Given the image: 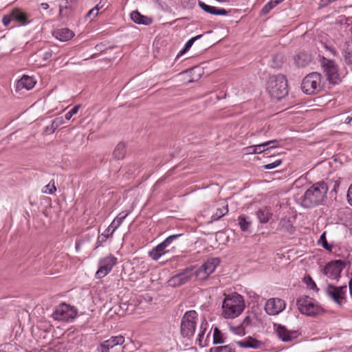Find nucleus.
Returning <instances> with one entry per match:
<instances>
[{"label": "nucleus", "instance_id": "obj_1", "mask_svg": "<svg viewBox=\"0 0 352 352\" xmlns=\"http://www.w3.org/2000/svg\"><path fill=\"white\" fill-rule=\"evenodd\" d=\"M328 186L324 182H319L313 184L305 192L302 204L305 208H313L321 204L327 197Z\"/></svg>", "mask_w": 352, "mask_h": 352}, {"label": "nucleus", "instance_id": "obj_2", "mask_svg": "<svg viewBox=\"0 0 352 352\" xmlns=\"http://www.w3.org/2000/svg\"><path fill=\"white\" fill-rule=\"evenodd\" d=\"M245 302L242 296L236 293L226 296L222 304V316L225 318H235L243 311Z\"/></svg>", "mask_w": 352, "mask_h": 352}, {"label": "nucleus", "instance_id": "obj_3", "mask_svg": "<svg viewBox=\"0 0 352 352\" xmlns=\"http://www.w3.org/2000/svg\"><path fill=\"white\" fill-rule=\"evenodd\" d=\"M266 89L272 98L280 100L288 94L286 77L283 74L270 76Z\"/></svg>", "mask_w": 352, "mask_h": 352}, {"label": "nucleus", "instance_id": "obj_4", "mask_svg": "<svg viewBox=\"0 0 352 352\" xmlns=\"http://www.w3.org/2000/svg\"><path fill=\"white\" fill-rule=\"evenodd\" d=\"M296 304L299 311L309 316H316L323 312V309L318 305L316 300L307 296L299 298Z\"/></svg>", "mask_w": 352, "mask_h": 352}, {"label": "nucleus", "instance_id": "obj_5", "mask_svg": "<svg viewBox=\"0 0 352 352\" xmlns=\"http://www.w3.org/2000/svg\"><path fill=\"white\" fill-rule=\"evenodd\" d=\"M323 87L322 76L318 72L307 74L302 80L301 89L306 94L318 93Z\"/></svg>", "mask_w": 352, "mask_h": 352}, {"label": "nucleus", "instance_id": "obj_6", "mask_svg": "<svg viewBox=\"0 0 352 352\" xmlns=\"http://www.w3.org/2000/svg\"><path fill=\"white\" fill-rule=\"evenodd\" d=\"M197 318V314L194 310L188 311L184 314L180 325V333L183 338L190 339L194 336Z\"/></svg>", "mask_w": 352, "mask_h": 352}, {"label": "nucleus", "instance_id": "obj_7", "mask_svg": "<svg viewBox=\"0 0 352 352\" xmlns=\"http://www.w3.org/2000/svg\"><path fill=\"white\" fill-rule=\"evenodd\" d=\"M30 15L20 8H14L2 19V23L5 26H8L12 21L17 23L19 25L25 26L29 24L32 20Z\"/></svg>", "mask_w": 352, "mask_h": 352}, {"label": "nucleus", "instance_id": "obj_8", "mask_svg": "<svg viewBox=\"0 0 352 352\" xmlns=\"http://www.w3.org/2000/svg\"><path fill=\"white\" fill-rule=\"evenodd\" d=\"M77 309L66 303H62L57 306L52 316L56 320L70 321L77 316Z\"/></svg>", "mask_w": 352, "mask_h": 352}, {"label": "nucleus", "instance_id": "obj_9", "mask_svg": "<svg viewBox=\"0 0 352 352\" xmlns=\"http://www.w3.org/2000/svg\"><path fill=\"white\" fill-rule=\"evenodd\" d=\"M181 236V234H173L167 237L164 241L158 244L156 247L153 248L149 252V256L153 261H157L162 255L170 252H173L175 248L171 250H166V248L171 244L174 239Z\"/></svg>", "mask_w": 352, "mask_h": 352}, {"label": "nucleus", "instance_id": "obj_10", "mask_svg": "<svg viewBox=\"0 0 352 352\" xmlns=\"http://www.w3.org/2000/svg\"><path fill=\"white\" fill-rule=\"evenodd\" d=\"M321 65L324 69L327 80L333 84H338L340 81L338 66L336 63L330 59L322 57Z\"/></svg>", "mask_w": 352, "mask_h": 352}, {"label": "nucleus", "instance_id": "obj_11", "mask_svg": "<svg viewBox=\"0 0 352 352\" xmlns=\"http://www.w3.org/2000/svg\"><path fill=\"white\" fill-rule=\"evenodd\" d=\"M117 258L113 255L107 256L99 261V267L96 273V278H102L107 275L116 264Z\"/></svg>", "mask_w": 352, "mask_h": 352}, {"label": "nucleus", "instance_id": "obj_12", "mask_svg": "<svg viewBox=\"0 0 352 352\" xmlns=\"http://www.w3.org/2000/svg\"><path fill=\"white\" fill-rule=\"evenodd\" d=\"M345 267V263L341 260L332 261L324 268V274L331 279L340 278V273Z\"/></svg>", "mask_w": 352, "mask_h": 352}, {"label": "nucleus", "instance_id": "obj_13", "mask_svg": "<svg viewBox=\"0 0 352 352\" xmlns=\"http://www.w3.org/2000/svg\"><path fill=\"white\" fill-rule=\"evenodd\" d=\"M285 308L284 300L280 298H270L265 305V309L267 314L275 316L278 314Z\"/></svg>", "mask_w": 352, "mask_h": 352}, {"label": "nucleus", "instance_id": "obj_14", "mask_svg": "<svg viewBox=\"0 0 352 352\" xmlns=\"http://www.w3.org/2000/svg\"><path fill=\"white\" fill-rule=\"evenodd\" d=\"M193 275V269L192 268H186L180 273H178L170 279V282L173 286H180L182 285L188 281H190L191 277Z\"/></svg>", "mask_w": 352, "mask_h": 352}, {"label": "nucleus", "instance_id": "obj_15", "mask_svg": "<svg viewBox=\"0 0 352 352\" xmlns=\"http://www.w3.org/2000/svg\"><path fill=\"white\" fill-rule=\"evenodd\" d=\"M346 292V286L336 287L332 285H328L327 288V294L333 298L338 305H341L340 300L344 298Z\"/></svg>", "mask_w": 352, "mask_h": 352}, {"label": "nucleus", "instance_id": "obj_16", "mask_svg": "<svg viewBox=\"0 0 352 352\" xmlns=\"http://www.w3.org/2000/svg\"><path fill=\"white\" fill-rule=\"evenodd\" d=\"M278 338L283 342H290L296 338L298 333L296 331H289L285 327L278 324L276 327Z\"/></svg>", "mask_w": 352, "mask_h": 352}, {"label": "nucleus", "instance_id": "obj_17", "mask_svg": "<svg viewBox=\"0 0 352 352\" xmlns=\"http://www.w3.org/2000/svg\"><path fill=\"white\" fill-rule=\"evenodd\" d=\"M124 337L122 336H112L100 344V348L107 350H113L118 346H121L124 342Z\"/></svg>", "mask_w": 352, "mask_h": 352}, {"label": "nucleus", "instance_id": "obj_18", "mask_svg": "<svg viewBox=\"0 0 352 352\" xmlns=\"http://www.w3.org/2000/svg\"><path fill=\"white\" fill-rule=\"evenodd\" d=\"M78 0H65L64 5L59 6V15L65 17L69 14V12L77 7Z\"/></svg>", "mask_w": 352, "mask_h": 352}, {"label": "nucleus", "instance_id": "obj_19", "mask_svg": "<svg viewBox=\"0 0 352 352\" xmlns=\"http://www.w3.org/2000/svg\"><path fill=\"white\" fill-rule=\"evenodd\" d=\"M277 142V140H273L270 141L265 142L262 144H259L255 146H248L245 149L248 153L250 154H256V153H261L263 152H266L269 150L268 148H265L269 146L270 144H274Z\"/></svg>", "mask_w": 352, "mask_h": 352}, {"label": "nucleus", "instance_id": "obj_20", "mask_svg": "<svg viewBox=\"0 0 352 352\" xmlns=\"http://www.w3.org/2000/svg\"><path fill=\"white\" fill-rule=\"evenodd\" d=\"M238 346L242 348H252L260 349L263 346V344L261 341L254 339L252 337H248L247 339L241 341L236 342Z\"/></svg>", "mask_w": 352, "mask_h": 352}, {"label": "nucleus", "instance_id": "obj_21", "mask_svg": "<svg viewBox=\"0 0 352 352\" xmlns=\"http://www.w3.org/2000/svg\"><path fill=\"white\" fill-rule=\"evenodd\" d=\"M131 19L132 21L140 25H148L152 23L153 20L151 18L141 14L138 11H133L131 14Z\"/></svg>", "mask_w": 352, "mask_h": 352}, {"label": "nucleus", "instance_id": "obj_22", "mask_svg": "<svg viewBox=\"0 0 352 352\" xmlns=\"http://www.w3.org/2000/svg\"><path fill=\"white\" fill-rule=\"evenodd\" d=\"M199 6L205 12L210 13L211 14L227 15L228 14V11L226 10L225 9L217 8V7L207 5L201 1H199Z\"/></svg>", "mask_w": 352, "mask_h": 352}, {"label": "nucleus", "instance_id": "obj_23", "mask_svg": "<svg viewBox=\"0 0 352 352\" xmlns=\"http://www.w3.org/2000/svg\"><path fill=\"white\" fill-rule=\"evenodd\" d=\"M55 38L60 41H67L73 38L74 32L68 28H61L54 32Z\"/></svg>", "mask_w": 352, "mask_h": 352}, {"label": "nucleus", "instance_id": "obj_24", "mask_svg": "<svg viewBox=\"0 0 352 352\" xmlns=\"http://www.w3.org/2000/svg\"><path fill=\"white\" fill-rule=\"evenodd\" d=\"M294 61L298 67H304L310 63L311 56L305 52H300L294 56Z\"/></svg>", "mask_w": 352, "mask_h": 352}, {"label": "nucleus", "instance_id": "obj_25", "mask_svg": "<svg viewBox=\"0 0 352 352\" xmlns=\"http://www.w3.org/2000/svg\"><path fill=\"white\" fill-rule=\"evenodd\" d=\"M36 81L32 77L28 76H23L17 82V88L30 90L34 87Z\"/></svg>", "mask_w": 352, "mask_h": 352}, {"label": "nucleus", "instance_id": "obj_26", "mask_svg": "<svg viewBox=\"0 0 352 352\" xmlns=\"http://www.w3.org/2000/svg\"><path fill=\"white\" fill-rule=\"evenodd\" d=\"M129 213L123 214L122 213H120L111 222V223L109 226L107 228H110L109 234L112 235L114 232L120 226L122 223L124 219L128 216Z\"/></svg>", "mask_w": 352, "mask_h": 352}, {"label": "nucleus", "instance_id": "obj_27", "mask_svg": "<svg viewBox=\"0 0 352 352\" xmlns=\"http://www.w3.org/2000/svg\"><path fill=\"white\" fill-rule=\"evenodd\" d=\"M219 264V260L217 258H213L206 261L202 265V268L206 270V272L210 276L212 274L217 266Z\"/></svg>", "mask_w": 352, "mask_h": 352}, {"label": "nucleus", "instance_id": "obj_28", "mask_svg": "<svg viewBox=\"0 0 352 352\" xmlns=\"http://www.w3.org/2000/svg\"><path fill=\"white\" fill-rule=\"evenodd\" d=\"M278 228L280 230L289 234H293L294 232V228L289 219H281L278 225Z\"/></svg>", "mask_w": 352, "mask_h": 352}, {"label": "nucleus", "instance_id": "obj_29", "mask_svg": "<svg viewBox=\"0 0 352 352\" xmlns=\"http://www.w3.org/2000/svg\"><path fill=\"white\" fill-rule=\"evenodd\" d=\"M256 216L261 223H265L269 221L270 217H271V213L270 212V210L267 208L265 207L259 209L256 212Z\"/></svg>", "mask_w": 352, "mask_h": 352}, {"label": "nucleus", "instance_id": "obj_30", "mask_svg": "<svg viewBox=\"0 0 352 352\" xmlns=\"http://www.w3.org/2000/svg\"><path fill=\"white\" fill-rule=\"evenodd\" d=\"M126 153V146L123 142H119L113 151V155L118 160L123 159Z\"/></svg>", "mask_w": 352, "mask_h": 352}, {"label": "nucleus", "instance_id": "obj_31", "mask_svg": "<svg viewBox=\"0 0 352 352\" xmlns=\"http://www.w3.org/2000/svg\"><path fill=\"white\" fill-rule=\"evenodd\" d=\"M224 342L223 334L217 327H215L213 331V344H223Z\"/></svg>", "mask_w": 352, "mask_h": 352}, {"label": "nucleus", "instance_id": "obj_32", "mask_svg": "<svg viewBox=\"0 0 352 352\" xmlns=\"http://www.w3.org/2000/svg\"><path fill=\"white\" fill-rule=\"evenodd\" d=\"M228 212V205L223 206L221 208H218L215 213H214L212 217V221H217L224 215H226Z\"/></svg>", "mask_w": 352, "mask_h": 352}, {"label": "nucleus", "instance_id": "obj_33", "mask_svg": "<svg viewBox=\"0 0 352 352\" xmlns=\"http://www.w3.org/2000/svg\"><path fill=\"white\" fill-rule=\"evenodd\" d=\"M109 232L110 228H107L102 234L98 236L97 241L96 243V248L101 246L102 244L104 243L110 236H111L109 234Z\"/></svg>", "mask_w": 352, "mask_h": 352}, {"label": "nucleus", "instance_id": "obj_34", "mask_svg": "<svg viewBox=\"0 0 352 352\" xmlns=\"http://www.w3.org/2000/svg\"><path fill=\"white\" fill-rule=\"evenodd\" d=\"M210 352H235V349L231 345L214 346L210 349Z\"/></svg>", "mask_w": 352, "mask_h": 352}, {"label": "nucleus", "instance_id": "obj_35", "mask_svg": "<svg viewBox=\"0 0 352 352\" xmlns=\"http://www.w3.org/2000/svg\"><path fill=\"white\" fill-rule=\"evenodd\" d=\"M318 244H320L322 245V247L327 250L331 251L333 248V245L331 244H329L327 243V241L326 239V232H324L321 234V236L318 240Z\"/></svg>", "mask_w": 352, "mask_h": 352}, {"label": "nucleus", "instance_id": "obj_36", "mask_svg": "<svg viewBox=\"0 0 352 352\" xmlns=\"http://www.w3.org/2000/svg\"><path fill=\"white\" fill-rule=\"evenodd\" d=\"M202 36V35H197L195 37H192L191 38L190 40H188L187 41V43H186L184 49L182 50H181L179 53V54L177 55V56H179V55H182L184 53H185L186 51H188L190 47L192 45V44L194 43V42L195 41H197V39H199V38H201Z\"/></svg>", "mask_w": 352, "mask_h": 352}, {"label": "nucleus", "instance_id": "obj_37", "mask_svg": "<svg viewBox=\"0 0 352 352\" xmlns=\"http://www.w3.org/2000/svg\"><path fill=\"white\" fill-rule=\"evenodd\" d=\"M195 276L197 277V278L204 280L208 278L209 275L204 270L202 267L201 266L199 268H198L194 273Z\"/></svg>", "mask_w": 352, "mask_h": 352}, {"label": "nucleus", "instance_id": "obj_38", "mask_svg": "<svg viewBox=\"0 0 352 352\" xmlns=\"http://www.w3.org/2000/svg\"><path fill=\"white\" fill-rule=\"evenodd\" d=\"M239 224L243 231H247L250 227V222L248 221L245 216L239 217Z\"/></svg>", "mask_w": 352, "mask_h": 352}, {"label": "nucleus", "instance_id": "obj_39", "mask_svg": "<svg viewBox=\"0 0 352 352\" xmlns=\"http://www.w3.org/2000/svg\"><path fill=\"white\" fill-rule=\"evenodd\" d=\"M245 327L241 324L236 327H230V330L236 335L244 336L245 334Z\"/></svg>", "mask_w": 352, "mask_h": 352}, {"label": "nucleus", "instance_id": "obj_40", "mask_svg": "<svg viewBox=\"0 0 352 352\" xmlns=\"http://www.w3.org/2000/svg\"><path fill=\"white\" fill-rule=\"evenodd\" d=\"M45 190H43L44 193H48L50 195L53 194L56 190V188L55 186V182L54 180L50 182V183L45 186Z\"/></svg>", "mask_w": 352, "mask_h": 352}, {"label": "nucleus", "instance_id": "obj_41", "mask_svg": "<svg viewBox=\"0 0 352 352\" xmlns=\"http://www.w3.org/2000/svg\"><path fill=\"white\" fill-rule=\"evenodd\" d=\"M277 5L271 0L270 2H268L261 10V13L262 14H267L270 12V10L274 8Z\"/></svg>", "mask_w": 352, "mask_h": 352}, {"label": "nucleus", "instance_id": "obj_42", "mask_svg": "<svg viewBox=\"0 0 352 352\" xmlns=\"http://www.w3.org/2000/svg\"><path fill=\"white\" fill-rule=\"evenodd\" d=\"M345 63L352 65V48H347L344 54Z\"/></svg>", "mask_w": 352, "mask_h": 352}, {"label": "nucleus", "instance_id": "obj_43", "mask_svg": "<svg viewBox=\"0 0 352 352\" xmlns=\"http://www.w3.org/2000/svg\"><path fill=\"white\" fill-rule=\"evenodd\" d=\"M80 108V105H76L74 106L69 111H68L67 113H66V114L65 115V118L66 120H69L72 118V117L74 115V114H76L78 109Z\"/></svg>", "mask_w": 352, "mask_h": 352}, {"label": "nucleus", "instance_id": "obj_44", "mask_svg": "<svg viewBox=\"0 0 352 352\" xmlns=\"http://www.w3.org/2000/svg\"><path fill=\"white\" fill-rule=\"evenodd\" d=\"M281 163H282L281 160H276L272 163L265 165L263 167L265 169H267V170L273 169V168L278 166Z\"/></svg>", "mask_w": 352, "mask_h": 352}, {"label": "nucleus", "instance_id": "obj_45", "mask_svg": "<svg viewBox=\"0 0 352 352\" xmlns=\"http://www.w3.org/2000/svg\"><path fill=\"white\" fill-rule=\"evenodd\" d=\"M52 51L49 50L41 54L42 60L44 61L50 60L52 57Z\"/></svg>", "mask_w": 352, "mask_h": 352}, {"label": "nucleus", "instance_id": "obj_46", "mask_svg": "<svg viewBox=\"0 0 352 352\" xmlns=\"http://www.w3.org/2000/svg\"><path fill=\"white\" fill-rule=\"evenodd\" d=\"M98 6H96L91 10L89 11V12L87 14V18H90L91 15H94V17L98 15V12L99 10Z\"/></svg>", "mask_w": 352, "mask_h": 352}, {"label": "nucleus", "instance_id": "obj_47", "mask_svg": "<svg viewBox=\"0 0 352 352\" xmlns=\"http://www.w3.org/2000/svg\"><path fill=\"white\" fill-rule=\"evenodd\" d=\"M307 284L309 287H310L311 289L318 290L316 284L315 282L312 280V278L310 276H308Z\"/></svg>", "mask_w": 352, "mask_h": 352}, {"label": "nucleus", "instance_id": "obj_48", "mask_svg": "<svg viewBox=\"0 0 352 352\" xmlns=\"http://www.w3.org/2000/svg\"><path fill=\"white\" fill-rule=\"evenodd\" d=\"M252 324V318L250 316H247L244 319L241 324L245 328Z\"/></svg>", "mask_w": 352, "mask_h": 352}, {"label": "nucleus", "instance_id": "obj_49", "mask_svg": "<svg viewBox=\"0 0 352 352\" xmlns=\"http://www.w3.org/2000/svg\"><path fill=\"white\" fill-rule=\"evenodd\" d=\"M347 199L350 205L352 206V184L349 188L347 192Z\"/></svg>", "mask_w": 352, "mask_h": 352}, {"label": "nucleus", "instance_id": "obj_50", "mask_svg": "<svg viewBox=\"0 0 352 352\" xmlns=\"http://www.w3.org/2000/svg\"><path fill=\"white\" fill-rule=\"evenodd\" d=\"M325 48L329 51L333 56H336L338 54V52L336 51V50L333 47H331V46H327V45H325L324 46Z\"/></svg>", "mask_w": 352, "mask_h": 352}, {"label": "nucleus", "instance_id": "obj_51", "mask_svg": "<svg viewBox=\"0 0 352 352\" xmlns=\"http://www.w3.org/2000/svg\"><path fill=\"white\" fill-rule=\"evenodd\" d=\"M351 121H352V115L346 117L345 119L344 120L343 122L346 124H350Z\"/></svg>", "mask_w": 352, "mask_h": 352}, {"label": "nucleus", "instance_id": "obj_52", "mask_svg": "<svg viewBox=\"0 0 352 352\" xmlns=\"http://www.w3.org/2000/svg\"><path fill=\"white\" fill-rule=\"evenodd\" d=\"M62 123H63L62 120H60V119L57 118V119H56V120L53 122L52 125H54V124H56V127H57L58 125L61 124Z\"/></svg>", "mask_w": 352, "mask_h": 352}, {"label": "nucleus", "instance_id": "obj_53", "mask_svg": "<svg viewBox=\"0 0 352 352\" xmlns=\"http://www.w3.org/2000/svg\"><path fill=\"white\" fill-rule=\"evenodd\" d=\"M40 6L43 10H47L49 8V5L47 3H41Z\"/></svg>", "mask_w": 352, "mask_h": 352}, {"label": "nucleus", "instance_id": "obj_54", "mask_svg": "<svg viewBox=\"0 0 352 352\" xmlns=\"http://www.w3.org/2000/svg\"><path fill=\"white\" fill-rule=\"evenodd\" d=\"M204 333L202 332L201 333H199L198 336H199V338H198V340L199 342V345L201 346V340L202 338H204Z\"/></svg>", "mask_w": 352, "mask_h": 352}, {"label": "nucleus", "instance_id": "obj_55", "mask_svg": "<svg viewBox=\"0 0 352 352\" xmlns=\"http://www.w3.org/2000/svg\"><path fill=\"white\" fill-rule=\"evenodd\" d=\"M124 347H122L121 349L118 351V348L116 347L113 350H111V352H124Z\"/></svg>", "mask_w": 352, "mask_h": 352}, {"label": "nucleus", "instance_id": "obj_56", "mask_svg": "<svg viewBox=\"0 0 352 352\" xmlns=\"http://www.w3.org/2000/svg\"><path fill=\"white\" fill-rule=\"evenodd\" d=\"M277 143H278V141H277L276 143H274V144H270L269 145V146H270V147H267V148H268L269 149H270V148H276V147L278 146Z\"/></svg>", "mask_w": 352, "mask_h": 352}, {"label": "nucleus", "instance_id": "obj_57", "mask_svg": "<svg viewBox=\"0 0 352 352\" xmlns=\"http://www.w3.org/2000/svg\"><path fill=\"white\" fill-rule=\"evenodd\" d=\"M349 286L350 292L352 294V278L350 280V281L349 283Z\"/></svg>", "mask_w": 352, "mask_h": 352}, {"label": "nucleus", "instance_id": "obj_58", "mask_svg": "<svg viewBox=\"0 0 352 352\" xmlns=\"http://www.w3.org/2000/svg\"><path fill=\"white\" fill-rule=\"evenodd\" d=\"M276 5L282 2L283 0H272Z\"/></svg>", "mask_w": 352, "mask_h": 352}, {"label": "nucleus", "instance_id": "obj_59", "mask_svg": "<svg viewBox=\"0 0 352 352\" xmlns=\"http://www.w3.org/2000/svg\"><path fill=\"white\" fill-rule=\"evenodd\" d=\"M100 352H111V350H107L106 349L100 348Z\"/></svg>", "mask_w": 352, "mask_h": 352}]
</instances>
